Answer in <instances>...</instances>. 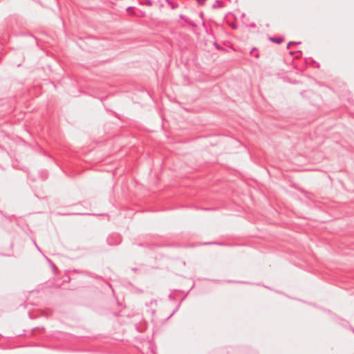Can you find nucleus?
Here are the masks:
<instances>
[{"label": "nucleus", "instance_id": "nucleus-1", "mask_svg": "<svg viewBox=\"0 0 354 354\" xmlns=\"http://www.w3.org/2000/svg\"><path fill=\"white\" fill-rule=\"evenodd\" d=\"M174 312H175V311H173V313H172L171 314H170V315L167 317V319H168L169 317H171L174 315Z\"/></svg>", "mask_w": 354, "mask_h": 354}]
</instances>
